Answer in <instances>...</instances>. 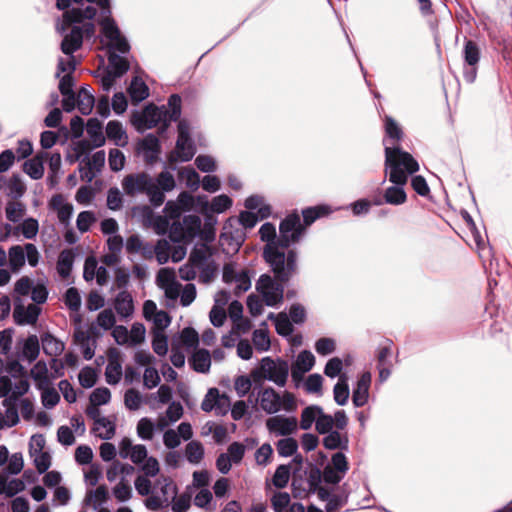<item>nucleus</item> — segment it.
Instances as JSON below:
<instances>
[{
	"mask_svg": "<svg viewBox=\"0 0 512 512\" xmlns=\"http://www.w3.org/2000/svg\"><path fill=\"white\" fill-rule=\"evenodd\" d=\"M65 10L62 20L56 25L57 31L63 37L61 51L69 56L68 59L58 60L56 77L66 73L59 82L61 94L74 93L71 74L76 69V60L73 54L82 47L84 37L89 38L95 34V24L92 20L97 14L94 5H75L70 10Z\"/></svg>",
	"mask_w": 512,
	"mask_h": 512,
	"instance_id": "1",
	"label": "nucleus"
},
{
	"mask_svg": "<svg viewBox=\"0 0 512 512\" xmlns=\"http://www.w3.org/2000/svg\"><path fill=\"white\" fill-rule=\"evenodd\" d=\"M72 4L85 7L94 5L101 10V33L107 40L109 66L101 78V86L105 92H109L116 80L122 77L130 68L128 60L117 54H127L130 45L127 39L121 34L116 22L111 18L110 0H57L56 6L60 10L68 9Z\"/></svg>",
	"mask_w": 512,
	"mask_h": 512,
	"instance_id": "2",
	"label": "nucleus"
},
{
	"mask_svg": "<svg viewBox=\"0 0 512 512\" xmlns=\"http://www.w3.org/2000/svg\"><path fill=\"white\" fill-rule=\"evenodd\" d=\"M303 231L300 216L296 213L288 215L281 221L277 241L275 240L276 228L273 224L264 223L259 229L261 239L267 242L263 251L264 258L272 267L274 274L282 281L289 280L297 269V253L290 250L286 255L283 249L299 241Z\"/></svg>",
	"mask_w": 512,
	"mask_h": 512,
	"instance_id": "3",
	"label": "nucleus"
},
{
	"mask_svg": "<svg viewBox=\"0 0 512 512\" xmlns=\"http://www.w3.org/2000/svg\"><path fill=\"white\" fill-rule=\"evenodd\" d=\"M418 170L419 164L410 153L386 145L385 173L393 185L385 189L384 202L395 206L405 203L407 195L404 186L408 181V176Z\"/></svg>",
	"mask_w": 512,
	"mask_h": 512,
	"instance_id": "4",
	"label": "nucleus"
},
{
	"mask_svg": "<svg viewBox=\"0 0 512 512\" xmlns=\"http://www.w3.org/2000/svg\"><path fill=\"white\" fill-rule=\"evenodd\" d=\"M122 189L128 196L144 193L154 207H160L165 195L160 191L153 177L145 172L126 175L122 180Z\"/></svg>",
	"mask_w": 512,
	"mask_h": 512,
	"instance_id": "5",
	"label": "nucleus"
},
{
	"mask_svg": "<svg viewBox=\"0 0 512 512\" xmlns=\"http://www.w3.org/2000/svg\"><path fill=\"white\" fill-rule=\"evenodd\" d=\"M156 282L165 296L170 300H176L180 296L181 305L189 306L196 298L194 284H186L181 291V284L176 280L175 271L172 268H161L156 276Z\"/></svg>",
	"mask_w": 512,
	"mask_h": 512,
	"instance_id": "6",
	"label": "nucleus"
},
{
	"mask_svg": "<svg viewBox=\"0 0 512 512\" xmlns=\"http://www.w3.org/2000/svg\"><path fill=\"white\" fill-rule=\"evenodd\" d=\"M257 401L261 409L270 415L276 414L280 410L294 412L297 409L296 398L292 393L284 391L280 395L271 387L259 391Z\"/></svg>",
	"mask_w": 512,
	"mask_h": 512,
	"instance_id": "7",
	"label": "nucleus"
},
{
	"mask_svg": "<svg viewBox=\"0 0 512 512\" xmlns=\"http://www.w3.org/2000/svg\"><path fill=\"white\" fill-rule=\"evenodd\" d=\"M7 256V263L13 273L20 272V270L25 266L26 261L29 266L36 267L41 259L38 248L32 243L11 246L7 252Z\"/></svg>",
	"mask_w": 512,
	"mask_h": 512,
	"instance_id": "8",
	"label": "nucleus"
},
{
	"mask_svg": "<svg viewBox=\"0 0 512 512\" xmlns=\"http://www.w3.org/2000/svg\"><path fill=\"white\" fill-rule=\"evenodd\" d=\"M289 370L290 367L286 360L264 357L258 370L253 372V376L259 375L262 379L271 381L279 387H284L288 379Z\"/></svg>",
	"mask_w": 512,
	"mask_h": 512,
	"instance_id": "9",
	"label": "nucleus"
},
{
	"mask_svg": "<svg viewBox=\"0 0 512 512\" xmlns=\"http://www.w3.org/2000/svg\"><path fill=\"white\" fill-rule=\"evenodd\" d=\"M201 219L196 215L184 216L182 221H174L170 228V240L174 243L187 244L198 237Z\"/></svg>",
	"mask_w": 512,
	"mask_h": 512,
	"instance_id": "10",
	"label": "nucleus"
},
{
	"mask_svg": "<svg viewBox=\"0 0 512 512\" xmlns=\"http://www.w3.org/2000/svg\"><path fill=\"white\" fill-rule=\"evenodd\" d=\"M275 277L277 280L267 274H263L256 283L257 292L262 296L265 304L270 307H276L282 302L284 293L283 282L287 281H282L276 275Z\"/></svg>",
	"mask_w": 512,
	"mask_h": 512,
	"instance_id": "11",
	"label": "nucleus"
},
{
	"mask_svg": "<svg viewBox=\"0 0 512 512\" xmlns=\"http://www.w3.org/2000/svg\"><path fill=\"white\" fill-rule=\"evenodd\" d=\"M222 278L236 296L248 291L251 287L249 271L234 263L224 265Z\"/></svg>",
	"mask_w": 512,
	"mask_h": 512,
	"instance_id": "12",
	"label": "nucleus"
},
{
	"mask_svg": "<svg viewBox=\"0 0 512 512\" xmlns=\"http://www.w3.org/2000/svg\"><path fill=\"white\" fill-rule=\"evenodd\" d=\"M167 115L168 111L164 106L148 105L140 113L133 115V123L138 130L154 128L161 122L167 126Z\"/></svg>",
	"mask_w": 512,
	"mask_h": 512,
	"instance_id": "13",
	"label": "nucleus"
},
{
	"mask_svg": "<svg viewBox=\"0 0 512 512\" xmlns=\"http://www.w3.org/2000/svg\"><path fill=\"white\" fill-rule=\"evenodd\" d=\"M191 127L187 120L183 119L178 124V139L172 157L180 161H189L196 153L195 145L190 137Z\"/></svg>",
	"mask_w": 512,
	"mask_h": 512,
	"instance_id": "14",
	"label": "nucleus"
},
{
	"mask_svg": "<svg viewBox=\"0 0 512 512\" xmlns=\"http://www.w3.org/2000/svg\"><path fill=\"white\" fill-rule=\"evenodd\" d=\"M266 428L269 433L275 436H289L296 433L298 422L295 417L275 415L266 420Z\"/></svg>",
	"mask_w": 512,
	"mask_h": 512,
	"instance_id": "15",
	"label": "nucleus"
},
{
	"mask_svg": "<svg viewBox=\"0 0 512 512\" xmlns=\"http://www.w3.org/2000/svg\"><path fill=\"white\" fill-rule=\"evenodd\" d=\"M348 425V417L344 410H337L334 415H329L322 411L315 426L319 434H326L333 431L335 427L338 430H344Z\"/></svg>",
	"mask_w": 512,
	"mask_h": 512,
	"instance_id": "16",
	"label": "nucleus"
},
{
	"mask_svg": "<svg viewBox=\"0 0 512 512\" xmlns=\"http://www.w3.org/2000/svg\"><path fill=\"white\" fill-rule=\"evenodd\" d=\"M161 151L160 141L153 134H147L138 143L137 153L147 164H153L158 160Z\"/></svg>",
	"mask_w": 512,
	"mask_h": 512,
	"instance_id": "17",
	"label": "nucleus"
},
{
	"mask_svg": "<svg viewBox=\"0 0 512 512\" xmlns=\"http://www.w3.org/2000/svg\"><path fill=\"white\" fill-rule=\"evenodd\" d=\"M119 455L123 459H130L134 464H140L148 457V452L145 445H134L131 439L125 437L119 443Z\"/></svg>",
	"mask_w": 512,
	"mask_h": 512,
	"instance_id": "18",
	"label": "nucleus"
},
{
	"mask_svg": "<svg viewBox=\"0 0 512 512\" xmlns=\"http://www.w3.org/2000/svg\"><path fill=\"white\" fill-rule=\"evenodd\" d=\"M40 313L41 308L36 304L25 306L20 302H16L13 317L18 325H33L37 322Z\"/></svg>",
	"mask_w": 512,
	"mask_h": 512,
	"instance_id": "19",
	"label": "nucleus"
},
{
	"mask_svg": "<svg viewBox=\"0 0 512 512\" xmlns=\"http://www.w3.org/2000/svg\"><path fill=\"white\" fill-rule=\"evenodd\" d=\"M314 364L315 357L310 351L304 350L300 352L291 366V376L293 380H301L304 374L313 368Z\"/></svg>",
	"mask_w": 512,
	"mask_h": 512,
	"instance_id": "20",
	"label": "nucleus"
},
{
	"mask_svg": "<svg viewBox=\"0 0 512 512\" xmlns=\"http://www.w3.org/2000/svg\"><path fill=\"white\" fill-rule=\"evenodd\" d=\"M371 373L364 372L359 377L352 393V402L355 407H363L369 400V388L371 385Z\"/></svg>",
	"mask_w": 512,
	"mask_h": 512,
	"instance_id": "21",
	"label": "nucleus"
},
{
	"mask_svg": "<svg viewBox=\"0 0 512 512\" xmlns=\"http://www.w3.org/2000/svg\"><path fill=\"white\" fill-rule=\"evenodd\" d=\"M2 405L5 408V412L3 413L0 410V430L16 426L20 418L15 404V397H6Z\"/></svg>",
	"mask_w": 512,
	"mask_h": 512,
	"instance_id": "22",
	"label": "nucleus"
},
{
	"mask_svg": "<svg viewBox=\"0 0 512 512\" xmlns=\"http://www.w3.org/2000/svg\"><path fill=\"white\" fill-rule=\"evenodd\" d=\"M123 376L122 360L118 352H111L108 355V362L105 368V380L109 385H116Z\"/></svg>",
	"mask_w": 512,
	"mask_h": 512,
	"instance_id": "23",
	"label": "nucleus"
},
{
	"mask_svg": "<svg viewBox=\"0 0 512 512\" xmlns=\"http://www.w3.org/2000/svg\"><path fill=\"white\" fill-rule=\"evenodd\" d=\"M48 157L47 152H39L33 158L23 164V171L33 180L41 179L44 175V161Z\"/></svg>",
	"mask_w": 512,
	"mask_h": 512,
	"instance_id": "24",
	"label": "nucleus"
},
{
	"mask_svg": "<svg viewBox=\"0 0 512 512\" xmlns=\"http://www.w3.org/2000/svg\"><path fill=\"white\" fill-rule=\"evenodd\" d=\"M343 430H333L328 432L323 438V446L328 450H347L349 444V438L346 432Z\"/></svg>",
	"mask_w": 512,
	"mask_h": 512,
	"instance_id": "25",
	"label": "nucleus"
},
{
	"mask_svg": "<svg viewBox=\"0 0 512 512\" xmlns=\"http://www.w3.org/2000/svg\"><path fill=\"white\" fill-rule=\"evenodd\" d=\"M384 127L386 133V138L383 140L384 146L386 147L387 144L389 147L401 149L396 145L403 137V131L398 123L392 117L386 116Z\"/></svg>",
	"mask_w": 512,
	"mask_h": 512,
	"instance_id": "26",
	"label": "nucleus"
},
{
	"mask_svg": "<svg viewBox=\"0 0 512 512\" xmlns=\"http://www.w3.org/2000/svg\"><path fill=\"white\" fill-rule=\"evenodd\" d=\"M40 352L39 339L36 335H29L23 342L19 358L28 363H32L37 359Z\"/></svg>",
	"mask_w": 512,
	"mask_h": 512,
	"instance_id": "27",
	"label": "nucleus"
},
{
	"mask_svg": "<svg viewBox=\"0 0 512 512\" xmlns=\"http://www.w3.org/2000/svg\"><path fill=\"white\" fill-rule=\"evenodd\" d=\"M109 492L105 485H100L96 489L88 490L84 502L86 505H91L94 510L102 508L101 506L107 502Z\"/></svg>",
	"mask_w": 512,
	"mask_h": 512,
	"instance_id": "28",
	"label": "nucleus"
},
{
	"mask_svg": "<svg viewBox=\"0 0 512 512\" xmlns=\"http://www.w3.org/2000/svg\"><path fill=\"white\" fill-rule=\"evenodd\" d=\"M75 254L71 249H64L60 252L56 264V269L61 278L66 279L70 276Z\"/></svg>",
	"mask_w": 512,
	"mask_h": 512,
	"instance_id": "29",
	"label": "nucleus"
},
{
	"mask_svg": "<svg viewBox=\"0 0 512 512\" xmlns=\"http://www.w3.org/2000/svg\"><path fill=\"white\" fill-rule=\"evenodd\" d=\"M114 308L121 317H130L134 312L133 299L130 293L127 291L119 292L114 301Z\"/></svg>",
	"mask_w": 512,
	"mask_h": 512,
	"instance_id": "30",
	"label": "nucleus"
},
{
	"mask_svg": "<svg viewBox=\"0 0 512 512\" xmlns=\"http://www.w3.org/2000/svg\"><path fill=\"white\" fill-rule=\"evenodd\" d=\"M30 376L38 389H44L50 386L47 364L40 360L34 364L30 370Z\"/></svg>",
	"mask_w": 512,
	"mask_h": 512,
	"instance_id": "31",
	"label": "nucleus"
},
{
	"mask_svg": "<svg viewBox=\"0 0 512 512\" xmlns=\"http://www.w3.org/2000/svg\"><path fill=\"white\" fill-rule=\"evenodd\" d=\"M41 343L44 353L49 356L56 357L65 349L64 343L49 332L41 335Z\"/></svg>",
	"mask_w": 512,
	"mask_h": 512,
	"instance_id": "32",
	"label": "nucleus"
},
{
	"mask_svg": "<svg viewBox=\"0 0 512 512\" xmlns=\"http://www.w3.org/2000/svg\"><path fill=\"white\" fill-rule=\"evenodd\" d=\"M323 408L319 405H309L305 407L300 415L299 426L302 430H309L313 424H317Z\"/></svg>",
	"mask_w": 512,
	"mask_h": 512,
	"instance_id": "33",
	"label": "nucleus"
},
{
	"mask_svg": "<svg viewBox=\"0 0 512 512\" xmlns=\"http://www.w3.org/2000/svg\"><path fill=\"white\" fill-rule=\"evenodd\" d=\"M128 93L133 103H140L149 96V88L140 77H134L128 87Z\"/></svg>",
	"mask_w": 512,
	"mask_h": 512,
	"instance_id": "34",
	"label": "nucleus"
},
{
	"mask_svg": "<svg viewBox=\"0 0 512 512\" xmlns=\"http://www.w3.org/2000/svg\"><path fill=\"white\" fill-rule=\"evenodd\" d=\"M211 255V249L206 243H198L190 253L188 260L197 267H203L209 263Z\"/></svg>",
	"mask_w": 512,
	"mask_h": 512,
	"instance_id": "35",
	"label": "nucleus"
},
{
	"mask_svg": "<svg viewBox=\"0 0 512 512\" xmlns=\"http://www.w3.org/2000/svg\"><path fill=\"white\" fill-rule=\"evenodd\" d=\"M190 362L196 372L207 373L211 366V355L208 350L199 349L193 353Z\"/></svg>",
	"mask_w": 512,
	"mask_h": 512,
	"instance_id": "36",
	"label": "nucleus"
},
{
	"mask_svg": "<svg viewBox=\"0 0 512 512\" xmlns=\"http://www.w3.org/2000/svg\"><path fill=\"white\" fill-rule=\"evenodd\" d=\"M106 135L117 146H124L127 144V134L119 121H109L107 123Z\"/></svg>",
	"mask_w": 512,
	"mask_h": 512,
	"instance_id": "37",
	"label": "nucleus"
},
{
	"mask_svg": "<svg viewBox=\"0 0 512 512\" xmlns=\"http://www.w3.org/2000/svg\"><path fill=\"white\" fill-rule=\"evenodd\" d=\"M86 130L94 147H100L105 143L102 123L97 118H90L88 120Z\"/></svg>",
	"mask_w": 512,
	"mask_h": 512,
	"instance_id": "38",
	"label": "nucleus"
},
{
	"mask_svg": "<svg viewBox=\"0 0 512 512\" xmlns=\"http://www.w3.org/2000/svg\"><path fill=\"white\" fill-rule=\"evenodd\" d=\"M95 104V99L88 87L83 86L77 95V107L81 114L89 115Z\"/></svg>",
	"mask_w": 512,
	"mask_h": 512,
	"instance_id": "39",
	"label": "nucleus"
},
{
	"mask_svg": "<svg viewBox=\"0 0 512 512\" xmlns=\"http://www.w3.org/2000/svg\"><path fill=\"white\" fill-rule=\"evenodd\" d=\"M115 315L111 309L102 310L94 323L91 325V331L97 333V327L103 330H109L115 327Z\"/></svg>",
	"mask_w": 512,
	"mask_h": 512,
	"instance_id": "40",
	"label": "nucleus"
},
{
	"mask_svg": "<svg viewBox=\"0 0 512 512\" xmlns=\"http://www.w3.org/2000/svg\"><path fill=\"white\" fill-rule=\"evenodd\" d=\"M93 430L99 438L110 440L115 435V424L107 417L97 419Z\"/></svg>",
	"mask_w": 512,
	"mask_h": 512,
	"instance_id": "41",
	"label": "nucleus"
},
{
	"mask_svg": "<svg viewBox=\"0 0 512 512\" xmlns=\"http://www.w3.org/2000/svg\"><path fill=\"white\" fill-rule=\"evenodd\" d=\"M350 391L347 382V377L345 375L340 376L338 382L335 384L333 388V396L334 401L340 405L344 406L349 399Z\"/></svg>",
	"mask_w": 512,
	"mask_h": 512,
	"instance_id": "42",
	"label": "nucleus"
},
{
	"mask_svg": "<svg viewBox=\"0 0 512 512\" xmlns=\"http://www.w3.org/2000/svg\"><path fill=\"white\" fill-rule=\"evenodd\" d=\"M332 210L327 205L309 207L302 211L303 219L306 225H311L318 218L331 213Z\"/></svg>",
	"mask_w": 512,
	"mask_h": 512,
	"instance_id": "43",
	"label": "nucleus"
},
{
	"mask_svg": "<svg viewBox=\"0 0 512 512\" xmlns=\"http://www.w3.org/2000/svg\"><path fill=\"white\" fill-rule=\"evenodd\" d=\"M185 456L189 463L198 464L204 456V448L198 441H191L185 447Z\"/></svg>",
	"mask_w": 512,
	"mask_h": 512,
	"instance_id": "44",
	"label": "nucleus"
},
{
	"mask_svg": "<svg viewBox=\"0 0 512 512\" xmlns=\"http://www.w3.org/2000/svg\"><path fill=\"white\" fill-rule=\"evenodd\" d=\"M136 431L140 439L145 441L152 440L155 432V424L150 418L143 417L138 421Z\"/></svg>",
	"mask_w": 512,
	"mask_h": 512,
	"instance_id": "45",
	"label": "nucleus"
},
{
	"mask_svg": "<svg viewBox=\"0 0 512 512\" xmlns=\"http://www.w3.org/2000/svg\"><path fill=\"white\" fill-rule=\"evenodd\" d=\"M6 218L13 223L21 221L25 214V205L21 202L11 201L5 207Z\"/></svg>",
	"mask_w": 512,
	"mask_h": 512,
	"instance_id": "46",
	"label": "nucleus"
},
{
	"mask_svg": "<svg viewBox=\"0 0 512 512\" xmlns=\"http://www.w3.org/2000/svg\"><path fill=\"white\" fill-rule=\"evenodd\" d=\"M52 205L57 207V217L59 221L61 223H68L73 213L72 205L68 203H62L61 196L53 197Z\"/></svg>",
	"mask_w": 512,
	"mask_h": 512,
	"instance_id": "47",
	"label": "nucleus"
},
{
	"mask_svg": "<svg viewBox=\"0 0 512 512\" xmlns=\"http://www.w3.org/2000/svg\"><path fill=\"white\" fill-rule=\"evenodd\" d=\"M26 191V186L19 175H13L6 186V194L14 199L20 198Z\"/></svg>",
	"mask_w": 512,
	"mask_h": 512,
	"instance_id": "48",
	"label": "nucleus"
},
{
	"mask_svg": "<svg viewBox=\"0 0 512 512\" xmlns=\"http://www.w3.org/2000/svg\"><path fill=\"white\" fill-rule=\"evenodd\" d=\"M112 494L118 502H127L132 498L133 492L129 483L122 478L121 481L112 488Z\"/></svg>",
	"mask_w": 512,
	"mask_h": 512,
	"instance_id": "49",
	"label": "nucleus"
},
{
	"mask_svg": "<svg viewBox=\"0 0 512 512\" xmlns=\"http://www.w3.org/2000/svg\"><path fill=\"white\" fill-rule=\"evenodd\" d=\"M277 452L282 457H290L296 453L298 443L294 438L285 437L280 439L276 444Z\"/></svg>",
	"mask_w": 512,
	"mask_h": 512,
	"instance_id": "50",
	"label": "nucleus"
},
{
	"mask_svg": "<svg viewBox=\"0 0 512 512\" xmlns=\"http://www.w3.org/2000/svg\"><path fill=\"white\" fill-rule=\"evenodd\" d=\"M48 167H49V182L51 186L57 183V177L61 169V155L60 153L48 154Z\"/></svg>",
	"mask_w": 512,
	"mask_h": 512,
	"instance_id": "51",
	"label": "nucleus"
},
{
	"mask_svg": "<svg viewBox=\"0 0 512 512\" xmlns=\"http://www.w3.org/2000/svg\"><path fill=\"white\" fill-rule=\"evenodd\" d=\"M171 254V245L166 239H160L155 244V256L158 264L162 265L169 261Z\"/></svg>",
	"mask_w": 512,
	"mask_h": 512,
	"instance_id": "52",
	"label": "nucleus"
},
{
	"mask_svg": "<svg viewBox=\"0 0 512 512\" xmlns=\"http://www.w3.org/2000/svg\"><path fill=\"white\" fill-rule=\"evenodd\" d=\"M252 341L255 348L260 352H265L270 349V338L268 332L263 328L256 329L253 332Z\"/></svg>",
	"mask_w": 512,
	"mask_h": 512,
	"instance_id": "53",
	"label": "nucleus"
},
{
	"mask_svg": "<svg viewBox=\"0 0 512 512\" xmlns=\"http://www.w3.org/2000/svg\"><path fill=\"white\" fill-rule=\"evenodd\" d=\"M150 226L158 235H165L167 232L170 233V219L165 215H152Z\"/></svg>",
	"mask_w": 512,
	"mask_h": 512,
	"instance_id": "54",
	"label": "nucleus"
},
{
	"mask_svg": "<svg viewBox=\"0 0 512 512\" xmlns=\"http://www.w3.org/2000/svg\"><path fill=\"white\" fill-rule=\"evenodd\" d=\"M480 59V51L476 43L469 40L464 46V60L467 66H476Z\"/></svg>",
	"mask_w": 512,
	"mask_h": 512,
	"instance_id": "55",
	"label": "nucleus"
},
{
	"mask_svg": "<svg viewBox=\"0 0 512 512\" xmlns=\"http://www.w3.org/2000/svg\"><path fill=\"white\" fill-rule=\"evenodd\" d=\"M24 238L26 239H34L39 231L38 221L34 218L25 219L18 227Z\"/></svg>",
	"mask_w": 512,
	"mask_h": 512,
	"instance_id": "56",
	"label": "nucleus"
},
{
	"mask_svg": "<svg viewBox=\"0 0 512 512\" xmlns=\"http://www.w3.org/2000/svg\"><path fill=\"white\" fill-rule=\"evenodd\" d=\"M179 176L181 180H183L186 186L192 190H196L200 185V177L199 174L195 171V169L186 167L183 168L179 172Z\"/></svg>",
	"mask_w": 512,
	"mask_h": 512,
	"instance_id": "57",
	"label": "nucleus"
},
{
	"mask_svg": "<svg viewBox=\"0 0 512 512\" xmlns=\"http://www.w3.org/2000/svg\"><path fill=\"white\" fill-rule=\"evenodd\" d=\"M154 180L163 194L172 191L176 186L174 176L167 170L162 171Z\"/></svg>",
	"mask_w": 512,
	"mask_h": 512,
	"instance_id": "58",
	"label": "nucleus"
},
{
	"mask_svg": "<svg viewBox=\"0 0 512 512\" xmlns=\"http://www.w3.org/2000/svg\"><path fill=\"white\" fill-rule=\"evenodd\" d=\"M232 206V200L229 196L222 194L214 197L210 202V212L223 213Z\"/></svg>",
	"mask_w": 512,
	"mask_h": 512,
	"instance_id": "59",
	"label": "nucleus"
},
{
	"mask_svg": "<svg viewBox=\"0 0 512 512\" xmlns=\"http://www.w3.org/2000/svg\"><path fill=\"white\" fill-rule=\"evenodd\" d=\"M290 479V466L280 465L277 467L273 475V485L277 488H284L287 486Z\"/></svg>",
	"mask_w": 512,
	"mask_h": 512,
	"instance_id": "60",
	"label": "nucleus"
},
{
	"mask_svg": "<svg viewBox=\"0 0 512 512\" xmlns=\"http://www.w3.org/2000/svg\"><path fill=\"white\" fill-rule=\"evenodd\" d=\"M15 404L24 420H31L34 416V403L29 398H15Z\"/></svg>",
	"mask_w": 512,
	"mask_h": 512,
	"instance_id": "61",
	"label": "nucleus"
},
{
	"mask_svg": "<svg viewBox=\"0 0 512 512\" xmlns=\"http://www.w3.org/2000/svg\"><path fill=\"white\" fill-rule=\"evenodd\" d=\"M78 379L82 387L91 388L97 381L96 370L93 367L86 366L79 372Z\"/></svg>",
	"mask_w": 512,
	"mask_h": 512,
	"instance_id": "62",
	"label": "nucleus"
},
{
	"mask_svg": "<svg viewBox=\"0 0 512 512\" xmlns=\"http://www.w3.org/2000/svg\"><path fill=\"white\" fill-rule=\"evenodd\" d=\"M124 404L127 409L136 411L141 407L142 395L133 388L128 389L124 395Z\"/></svg>",
	"mask_w": 512,
	"mask_h": 512,
	"instance_id": "63",
	"label": "nucleus"
},
{
	"mask_svg": "<svg viewBox=\"0 0 512 512\" xmlns=\"http://www.w3.org/2000/svg\"><path fill=\"white\" fill-rule=\"evenodd\" d=\"M96 221L95 214L92 211H82L78 214L76 220L77 229L81 233L87 232L91 225Z\"/></svg>",
	"mask_w": 512,
	"mask_h": 512,
	"instance_id": "64",
	"label": "nucleus"
}]
</instances>
